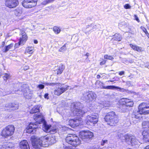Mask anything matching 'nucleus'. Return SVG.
Instances as JSON below:
<instances>
[{
    "mask_svg": "<svg viewBox=\"0 0 149 149\" xmlns=\"http://www.w3.org/2000/svg\"><path fill=\"white\" fill-rule=\"evenodd\" d=\"M31 140L33 147L36 149H40L41 147H47L49 145L48 137L47 136H43L40 138L32 136Z\"/></svg>",
    "mask_w": 149,
    "mask_h": 149,
    "instance_id": "f257e3e1",
    "label": "nucleus"
},
{
    "mask_svg": "<svg viewBox=\"0 0 149 149\" xmlns=\"http://www.w3.org/2000/svg\"><path fill=\"white\" fill-rule=\"evenodd\" d=\"M33 118L36 122V123H31L26 129V132L29 133H34L36 131V129L38 128V124H40L42 121V116L38 113L34 115Z\"/></svg>",
    "mask_w": 149,
    "mask_h": 149,
    "instance_id": "f03ea898",
    "label": "nucleus"
},
{
    "mask_svg": "<svg viewBox=\"0 0 149 149\" xmlns=\"http://www.w3.org/2000/svg\"><path fill=\"white\" fill-rule=\"evenodd\" d=\"M149 113V106L145 103L140 104L139 107V110L135 111L132 115V118H139L142 114H146Z\"/></svg>",
    "mask_w": 149,
    "mask_h": 149,
    "instance_id": "7ed1b4c3",
    "label": "nucleus"
},
{
    "mask_svg": "<svg viewBox=\"0 0 149 149\" xmlns=\"http://www.w3.org/2000/svg\"><path fill=\"white\" fill-rule=\"evenodd\" d=\"M45 84L52 86L56 85L57 88L54 91V94L58 96L60 95L67 91L69 87V86L64 85V84H61L59 83H47Z\"/></svg>",
    "mask_w": 149,
    "mask_h": 149,
    "instance_id": "20e7f679",
    "label": "nucleus"
},
{
    "mask_svg": "<svg viewBox=\"0 0 149 149\" xmlns=\"http://www.w3.org/2000/svg\"><path fill=\"white\" fill-rule=\"evenodd\" d=\"M20 91L21 92L19 94H22L23 93L24 97L27 99L31 98L33 95V91L29 89V87L26 84L22 85L19 89L17 91L18 93Z\"/></svg>",
    "mask_w": 149,
    "mask_h": 149,
    "instance_id": "39448f33",
    "label": "nucleus"
},
{
    "mask_svg": "<svg viewBox=\"0 0 149 149\" xmlns=\"http://www.w3.org/2000/svg\"><path fill=\"white\" fill-rule=\"evenodd\" d=\"M104 119L108 123V124L111 125L116 123L118 121V116L113 111H111L108 113L105 116Z\"/></svg>",
    "mask_w": 149,
    "mask_h": 149,
    "instance_id": "423d86ee",
    "label": "nucleus"
},
{
    "mask_svg": "<svg viewBox=\"0 0 149 149\" xmlns=\"http://www.w3.org/2000/svg\"><path fill=\"white\" fill-rule=\"evenodd\" d=\"M67 143L74 146L79 145L81 141L75 135L68 134L65 139Z\"/></svg>",
    "mask_w": 149,
    "mask_h": 149,
    "instance_id": "0eeeda50",
    "label": "nucleus"
},
{
    "mask_svg": "<svg viewBox=\"0 0 149 149\" xmlns=\"http://www.w3.org/2000/svg\"><path fill=\"white\" fill-rule=\"evenodd\" d=\"M15 129L14 126L13 125H8L2 130L1 134L2 136L7 138L13 134Z\"/></svg>",
    "mask_w": 149,
    "mask_h": 149,
    "instance_id": "6e6552de",
    "label": "nucleus"
},
{
    "mask_svg": "<svg viewBox=\"0 0 149 149\" xmlns=\"http://www.w3.org/2000/svg\"><path fill=\"white\" fill-rule=\"evenodd\" d=\"M80 104V103L79 102L77 103L76 104L73 103L72 104L71 107L72 108V107H73V113L74 115L82 116L86 112V111H85L82 109L79 108L78 106Z\"/></svg>",
    "mask_w": 149,
    "mask_h": 149,
    "instance_id": "1a4fd4ad",
    "label": "nucleus"
},
{
    "mask_svg": "<svg viewBox=\"0 0 149 149\" xmlns=\"http://www.w3.org/2000/svg\"><path fill=\"white\" fill-rule=\"evenodd\" d=\"M123 139L128 144L133 145L138 144L139 143L135 137L131 134L125 135L123 137Z\"/></svg>",
    "mask_w": 149,
    "mask_h": 149,
    "instance_id": "9d476101",
    "label": "nucleus"
},
{
    "mask_svg": "<svg viewBox=\"0 0 149 149\" xmlns=\"http://www.w3.org/2000/svg\"><path fill=\"white\" fill-rule=\"evenodd\" d=\"M80 137L84 141L88 142L93 136V134L90 131H81L80 132Z\"/></svg>",
    "mask_w": 149,
    "mask_h": 149,
    "instance_id": "9b49d317",
    "label": "nucleus"
},
{
    "mask_svg": "<svg viewBox=\"0 0 149 149\" xmlns=\"http://www.w3.org/2000/svg\"><path fill=\"white\" fill-rule=\"evenodd\" d=\"M98 116L97 114L94 113L91 116L88 115L86 117V123L90 125V123L96 124L98 121Z\"/></svg>",
    "mask_w": 149,
    "mask_h": 149,
    "instance_id": "f8f14e48",
    "label": "nucleus"
},
{
    "mask_svg": "<svg viewBox=\"0 0 149 149\" xmlns=\"http://www.w3.org/2000/svg\"><path fill=\"white\" fill-rule=\"evenodd\" d=\"M83 97L86 102H89L93 101L96 97V95L94 93L90 91L84 93Z\"/></svg>",
    "mask_w": 149,
    "mask_h": 149,
    "instance_id": "ddd939ff",
    "label": "nucleus"
},
{
    "mask_svg": "<svg viewBox=\"0 0 149 149\" xmlns=\"http://www.w3.org/2000/svg\"><path fill=\"white\" fill-rule=\"evenodd\" d=\"M82 121L81 119H79L77 118H74V119H72L69 120V125L72 127H75L78 126L82 123Z\"/></svg>",
    "mask_w": 149,
    "mask_h": 149,
    "instance_id": "4468645a",
    "label": "nucleus"
},
{
    "mask_svg": "<svg viewBox=\"0 0 149 149\" xmlns=\"http://www.w3.org/2000/svg\"><path fill=\"white\" fill-rule=\"evenodd\" d=\"M18 0H6V6L10 8H13L18 4Z\"/></svg>",
    "mask_w": 149,
    "mask_h": 149,
    "instance_id": "2eb2a0df",
    "label": "nucleus"
},
{
    "mask_svg": "<svg viewBox=\"0 0 149 149\" xmlns=\"http://www.w3.org/2000/svg\"><path fill=\"white\" fill-rule=\"evenodd\" d=\"M20 35L21 36L20 40L19 42V45L21 44L23 45L27 39V36L25 32L24 31L21 32Z\"/></svg>",
    "mask_w": 149,
    "mask_h": 149,
    "instance_id": "dca6fc26",
    "label": "nucleus"
},
{
    "mask_svg": "<svg viewBox=\"0 0 149 149\" xmlns=\"http://www.w3.org/2000/svg\"><path fill=\"white\" fill-rule=\"evenodd\" d=\"M19 145L20 149H30L29 144L26 140L21 141L19 143Z\"/></svg>",
    "mask_w": 149,
    "mask_h": 149,
    "instance_id": "f3484780",
    "label": "nucleus"
},
{
    "mask_svg": "<svg viewBox=\"0 0 149 149\" xmlns=\"http://www.w3.org/2000/svg\"><path fill=\"white\" fill-rule=\"evenodd\" d=\"M14 144L12 143L8 142L5 143L0 146L1 149H13Z\"/></svg>",
    "mask_w": 149,
    "mask_h": 149,
    "instance_id": "a211bd4d",
    "label": "nucleus"
},
{
    "mask_svg": "<svg viewBox=\"0 0 149 149\" xmlns=\"http://www.w3.org/2000/svg\"><path fill=\"white\" fill-rule=\"evenodd\" d=\"M130 45L131 48L134 50L138 52H141L144 51V49L141 47L138 46L136 45H133L130 44Z\"/></svg>",
    "mask_w": 149,
    "mask_h": 149,
    "instance_id": "6ab92c4d",
    "label": "nucleus"
},
{
    "mask_svg": "<svg viewBox=\"0 0 149 149\" xmlns=\"http://www.w3.org/2000/svg\"><path fill=\"white\" fill-rule=\"evenodd\" d=\"M142 134L143 136V140L145 142H149V133L144 130Z\"/></svg>",
    "mask_w": 149,
    "mask_h": 149,
    "instance_id": "aec40b11",
    "label": "nucleus"
},
{
    "mask_svg": "<svg viewBox=\"0 0 149 149\" xmlns=\"http://www.w3.org/2000/svg\"><path fill=\"white\" fill-rule=\"evenodd\" d=\"M102 88L104 89H118L119 91H121L123 90V88H122L119 87H117L113 86H102Z\"/></svg>",
    "mask_w": 149,
    "mask_h": 149,
    "instance_id": "412c9836",
    "label": "nucleus"
},
{
    "mask_svg": "<svg viewBox=\"0 0 149 149\" xmlns=\"http://www.w3.org/2000/svg\"><path fill=\"white\" fill-rule=\"evenodd\" d=\"M122 38L121 35L119 34H115L114 36H113L112 39L114 40L120 41L122 40Z\"/></svg>",
    "mask_w": 149,
    "mask_h": 149,
    "instance_id": "4be33fe9",
    "label": "nucleus"
},
{
    "mask_svg": "<svg viewBox=\"0 0 149 149\" xmlns=\"http://www.w3.org/2000/svg\"><path fill=\"white\" fill-rule=\"evenodd\" d=\"M40 107L36 106L34 107L30 111L31 113H34L39 112Z\"/></svg>",
    "mask_w": 149,
    "mask_h": 149,
    "instance_id": "5701e85b",
    "label": "nucleus"
},
{
    "mask_svg": "<svg viewBox=\"0 0 149 149\" xmlns=\"http://www.w3.org/2000/svg\"><path fill=\"white\" fill-rule=\"evenodd\" d=\"M22 5L23 7L26 8H31L28 0H24L23 1L22 3Z\"/></svg>",
    "mask_w": 149,
    "mask_h": 149,
    "instance_id": "b1692460",
    "label": "nucleus"
},
{
    "mask_svg": "<svg viewBox=\"0 0 149 149\" xmlns=\"http://www.w3.org/2000/svg\"><path fill=\"white\" fill-rule=\"evenodd\" d=\"M51 126V125H48L44 124L43 127V130L45 132H49L50 131Z\"/></svg>",
    "mask_w": 149,
    "mask_h": 149,
    "instance_id": "393cba45",
    "label": "nucleus"
},
{
    "mask_svg": "<svg viewBox=\"0 0 149 149\" xmlns=\"http://www.w3.org/2000/svg\"><path fill=\"white\" fill-rule=\"evenodd\" d=\"M34 48L32 47H27L25 50V53H26L29 54H32L34 52Z\"/></svg>",
    "mask_w": 149,
    "mask_h": 149,
    "instance_id": "a878e982",
    "label": "nucleus"
},
{
    "mask_svg": "<svg viewBox=\"0 0 149 149\" xmlns=\"http://www.w3.org/2000/svg\"><path fill=\"white\" fill-rule=\"evenodd\" d=\"M28 1L32 8L36 5L38 0H28Z\"/></svg>",
    "mask_w": 149,
    "mask_h": 149,
    "instance_id": "bb28decb",
    "label": "nucleus"
},
{
    "mask_svg": "<svg viewBox=\"0 0 149 149\" xmlns=\"http://www.w3.org/2000/svg\"><path fill=\"white\" fill-rule=\"evenodd\" d=\"M48 139L50 144H54L56 142V140L55 137L54 136L48 137Z\"/></svg>",
    "mask_w": 149,
    "mask_h": 149,
    "instance_id": "cd10ccee",
    "label": "nucleus"
},
{
    "mask_svg": "<svg viewBox=\"0 0 149 149\" xmlns=\"http://www.w3.org/2000/svg\"><path fill=\"white\" fill-rule=\"evenodd\" d=\"M64 69V66L62 64L61 65L59 66L58 69L57 70V74H61Z\"/></svg>",
    "mask_w": 149,
    "mask_h": 149,
    "instance_id": "c85d7f7f",
    "label": "nucleus"
},
{
    "mask_svg": "<svg viewBox=\"0 0 149 149\" xmlns=\"http://www.w3.org/2000/svg\"><path fill=\"white\" fill-rule=\"evenodd\" d=\"M13 46V43H11L9 45L5 46L3 49V52H7L10 49H12Z\"/></svg>",
    "mask_w": 149,
    "mask_h": 149,
    "instance_id": "c756f323",
    "label": "nucleus"
},
{
    "mask_svg": "<svg viewBox=\"0 0 149 149\" xmlns=\"http://www.w3.org/2000/svg\"><path fill=\"white\" fill-rule=\"evenodd\" d=\"M142 126L143 128L147 130L149 127V121H144L142 123Z\"/></svg>",
    "mask_w": 149,
    "mask_h": 149,
    "instance_id": "7c9ffc66",
    "label": "nucleus"
},
{
    "mask_svg": "<svg viewBox=\"0 0 149 149\" xmlns=\"http://www.w3.org/2000/svg\"><path fill=\"white\" fill-rule=\"evenodd\" d=\"M11 110H16L18 108V104L14 103H11Z\"/></svg>",
    "mask_w": 149,
    "mask_h": 149,
    "instance_id": "2f4dec72",
    "label": "nucleus"
},
{
    "mask_svg": "<svg viewBox=\"0 0 149 149\" xmlns=\"http://www.w3.org/2000/svg\"><path fill=\"white\" fill-rule=\"evenodd\" d=\"M15 13L16 16H20L22 13V11L20 9H17L15 10Z\"/></svg>",
    "mask_w": 149,
    "mask_h": 149,
    "instance_id": "473e14b6",
    "label": "nucleus"
},
{
    "mask_svg": "<svg viewBox=\"0 0 149 149\" xmlns=\"http://www.w3.org/2000/svg\"><path fill=\"white\" fill-rule=\"evenodd\" d=\"M123 105L120 107V109L123 112H126L128 109V107L126 106V105L123 104Z\"/></svg>",
    "mask_w": 149,
    "mask_h": 149,
    "instance_id": "72a5a7b5",
    "label": "nucleus"
},
{
    "mask_svg": "<svg viewBox=\"0 0 149 149\" xmlns=\"http://www.w3.org/2000/svg\"><path fill=\"white\" fill-rule=\"evenodd\" d=\"M53 30L55 33L56 34H58L60 33L61 30L58 27L56 26H54L53 28Z\"/></svg>",
    "mask_w": 149,
    "mask_h": 149,
    "instance_id": "f704fd0d",
    "label": "nucleus"
},
{
    "mask_svg": "<svg viewBox=\"0 0 149 149\" xmlns=\"http://www.w3.org/2000/svg\"><path fill=\"white\" fill-rule=\"evenodd\" d=\"M11 103H7L4 106V108L6 110H11Z\"/></svg>",
    "mask_w": 149,
    "mask_h": 149,
    "instance_id": "c9c22d12",
    "label": "nucleus"
},
{
    "mask_svg": "<svg viewBox=\"0 0 149 149\" xmlns=\"http://www.w3.org/2000/svg\"><path fill=\"white\" fill-rule=\"evenodd\" d=\"M4 75L3 76V78L4 80L6 81L7 80L10 79L11 77L10 74L8 73H5Z\"/></svg>",
    "mask_w": 149,
    "mask_h": 149,
    "instance_id": "e433bc0d",
    "label": "nucleus"
},
{
    "mask_svg": "<svg viewBox=\"0 0 149 149\" xmlns=\"http://www.w3.org/2000/svg\"><path fill=\"white\" fill-rule=\"evenodd\" d=\"M104 59L113 60L114 59L113 57L111 56L108 55H105L104 56Z\"/></svg>",
    "mask_w": 149,
    "mask_h": 149,
    "instance_id": "4c0bfd02",
    "label": "nucleus"
},
{
    "mask_svg": "<svg viewBox=\"0 0 149 149\" xmlns=\"http://www.w3.org/2000/svg\"><path fill=\"white\" fill-rule=\"evenodd\" d=\"M65 45L66 44H65L61 48H60L59 50V51L60 52H62L65 51L66 50Z\"/></svg>",
    "mask_w": 149,
    "mask_h": 149,
    "instance_id": "58836bf2",
    "label": "nucleus"
},
{
    "mask_svg": "<svg viewBox=\"0 0 149 149\" xmlns=\"http://www.w3.org/2000/svg\"><path fill=\"white\" fill-rule=\"evenodd\" d=\"M122 100L124 102L123 104H127L131 100L127 99H122Z\"/></svg>",
    "mask_w": 149,
    "mask_h": 149,
    "instance_id": "ea45409f",
    "label": "nucleus"
},
{
    "mask_svg": "<svg viewBox=\"0 0 149 149\" xmlns=\"http://www.w3.org/2000/svg\"><path fill=\"white\" fill-rule=\"evenodd\" d=\"M134 103L133 102L131 101V100L127 104H126V106L128 107H131L133 106Z\"/></svg>",
    "mask_w": 149,
    "mask_h": 149,
    "instance_id": "a19ab883",
    "label": "nucleus"
},
{
    "mask_svg": "<svg viewBox=\"0 0 149 149\" xmlns=\"http://www.w3.org/2000/svg\"><path fill=\"white\" fill-rule=\"evenodd\" d=\"M49 1L47 0H45L43 1L41 3V4L44 5H46L47 4L49 3Z\"/></svg>",
    "mask_w": 149,
    "mask_h": 149,
    "instance_id": "79ce46f5",
    "label": "nucleus"
},
{
    "mask_svg": "<svg viewBox=\"0 0 149 149\" xmlns=\"http://www.w3.org/2000/svg\"><path fill=\"white\" fill-rule=\"evenodd\" d=\"M57 131V130L56 128H53L52 129H50V131L49 132H51V133H55Z\"/></svg>",
    "mask_w": 149,
    "mask_h": 149,
    "instance_id": "37998d69",
    "label": "nucleus"
},
{
    "mask_svg": "<svg viewBox=\"0 0 149 149\" xmlns=\"http://www.w3.org/2000/svg\"><path fill=\"white\" fill-rule=\"evenodd\" d=\"M107 140H102L101 142V145L102 146H104L105 144L107 143Z\"/></svg>",
    "mask_w": 149,
    "mask_h": 149,
    "instance_id": "c03bdc74",
    "label": "nucleus"
},
{
    "mask_svg": "<svg viewBox=\"0 0 149 149\" xmlns=\"http://www.w3.org/2000/svg\"><path fill=\"white\" fill-rule=\"evenodd\" d=\"M131 7V6L128 4H126L124 6V8L126 9H130Z\"/></svg>",
    "mask_w": 149,
    "mask_h": 149,
    "instance_id": "a18cd8bd",
    "label": "nucleus"
},
{
    "mask_svg": "<svg viewBox=\"0 0 149 149\" xmlns=\"http://www.w3.org/2000/svg\"><path fill=\"white\" fill-rule=\"evenodd\" d=\"M44 87V86L43 85L41 84L38 85L37 86V87L40 89H43Z\"/></svg>",
    "mask_w": 149,
    "mask_h": 149,
    "instance_id": "49530a36",
    "label": "nucleus"
},
{
    "mask_svg": "<svg viewBox=\"0 0 149 149\" xmlns=\"http://www.w3.org/2000/svg\"><path fill=\"white\" fill-rule=\"evenodd\" d=\"M142 29L143 30V31L145 33L146 35H147V34H148V31H147L146 29L144 27H143L142 28Z\"/></svg>",
    "mask_w": 149,
    "mask_h": 149,
    "instance_id": "de8ad7c7",
    "label": "nucleus"
},
{
    "mask_svg": "<svg viewBox=\"0 0 149 149\" xmlns=\"http://www.w3.org/2000/svg\"><path fill=\"white\" fill-rule=\"evenodd\" d=\"M106 60H104L100 63V64L101 65H104L106 63Z\"/></svg>",
    "mask_w": 149,
    "mask_h": 149,
    "instance_id": "09e8293b",
    "label": "nucleus"
},
{
    "mask_svg": "<svg viewBox=\"0 0 149 149\" xmlns=\"http://www.w3.org/2000/svg\"><path fill=\"white\" fill-rule=\"evenodd\" d=\"M134 19L136 20L138 22H139V20L137 17V16L136 15H134Z\"/></svg>",
    "mask_w": 149,
    "mask_h": 149,
    "instance_id": "8fccbe9b",
    "label": "nucleus"
},
{
    "mask_svg": "<svg viewBox=\"0 0 149 149\" xmlns=\"http://www.w3.org/2000/svg\"><path fill=\"white\" fill-rule=\"evenodd\" d=\"M124 74H125L124 71H122L120 72H119V74L120 76H121V75Z\"/></svg>",
    "mask_w": 149,
    "mask_h": 149,
    "instance_id": "3c124183",
    "label": "nucleus"
},
{
    "mask_svg": "<svg viewBox=\"0 0 149 149\" xmlns=\"http://www.w3.org/2000/svg\"><path fill=\"white\" fill-rule=\"evenodd\" d=\"M127 24V23L125 22H121L120 24L119 25H125Z\"/></svg>",
    "mask_w": 149,
    "mask_h": 149,
    "instance_id": "603ef678",
    "label": "nucleus"
},
{
    "mask_svg": "<svg viewBox=\"0 0 149 149\" xmlns=\"http://www.w3.org/2000/svg\"><path fill=\"white\" fill-rule=\"evenodd\" d=\"M92 149H101V148H99L98 146H96L93 148Z\"/></svg>",
    "mask_w": 149,
    "mask_h": 149,
    "instance_id": "864d4df0",
    "label": "nucleus"
},
{
    "mask_svg": "<svg viewBox=\"0 0 149 149\" xmlns=\"http://www.w3.org/2000/svg\"><path fill=\"white\" fill-rule=\"evenodd\" d=\"M48 93H46L44 95V97L45 98L48 99Z\"/></svg>",
    "mask_w": 149,
    "mask_h": 149,
    "instance_id": "5fc2aeb1",
    "label": "nucleus"
},
{
    "mask_svg": "<svg viewBox=\"0 0 149 149\" xmlns=\"http://www.w3.org/2000/svg\"><path fill=\"white\" fill-rule=\"evenodd\" d=\"M29 69V67L28 66H26L24 68V70H27Z\"/></svg>",
    "mask_w": 149,
    "mask_h": 149,
    "instance_id": "6e6d98bb",
    "label": "nucleus"
},
{
    "mask_svg": "<svg viewBox=\"0 0 149 149\" xmlns=\"http://www.w3.org/2000/svg\"><path fill=\"white\" fill-rule=\"evenodd\" d=\"M126 84L127 85L130 86L131 85V82L129 81H128L126 82Z\"/></svg>",
    "mask_w": 149,
    "mask_h": 149,
    "instance_id": "4d7b16f0",
    "label": "nucleus"
},
{
    "mask_svg": "<svg viewBox=\"0 0 149 149\" xmlns=\"http://www.w3.org/2000/svg\"><path fill=\"white\" fill-rule=\"evenodd\" d=\"M18 43H19V44H17L16 43L15 44V47L16 48H17L18 45H19V42Z\"/></svg>",
    "mask_w": 149,
    "mask_h": 149,
    "instance_id": "13d9d810",
    "label": "nucleus"
},
{
    "mask_svg": "<svg viewBox=\"0 0 149 149\" xmlns=\"http://www.w3.org/2000/svg\"><path fill=\"white\" fill-rule=\"evenodd\" d=\"M89 54L88 53H87L85 55V56H87V58H88V57L89 56Z\"/></svg>",
    "mask_w": 149,
    "mask_h": 149,
    "instance_id": "bf43d9fd",
    "label": "nucleus"
},
{
    "mask_svg": "<svg viewBox=\"0 0 149 149\" xmlns=\"http://www.w3.org/2000/svg\"><path fill=\"white\" fill-rule=\"evenodd\" d=\"M144 149H149V145L146 146Z\"/></svg>",
    "mask_w": 149,
    "mask_h": 149,
    "instance_id": "052dcab7",
    "label": "nucleus"
},
{
    "mask_svg": "<svg viewBox=\"0 0 149 149\" xmlns=\"http://www.w3.org/2000/svg\"><path fill=\"white\" fill-rule=\"evenodd\" d=\"M34 42L35 44H37L38 43V41L37 40H34Z\"/></svg>",
    "mask_w": 149,
    "mask_h": 149,
    "instance_id": "680f3d73",
    "label": "nucleus"
},
{
    "mask_svg": "<svg viewBox=\"0 0 149 149\" xmlns=\"http://www.w3.org/2000/svg\"><path fill=\"white\" fill-rule=\"evenodd\" d=\"M100 76L99 75H98L97 76V79H99L100 78Z\"/></svg>",
    "mask_w": 149,
    "mask_h": 149,
    "instance_id": "e2e57ef3",
    "label": "nucleus"
},
{
    "mask_svg": "<svg viewBox=\"0 0 149 149\" xmlns=\"http://www.w3.org/2000/svg\"><path fill=\"white\" fill-rule=\"evenodd\" d=\"M146 132L149 133V128L146 130H145Z\"/></svg>",
    "mask_w": 149,
    "mask_h": 149,
    "instance_id": "0e129e2a",
    "label": "nucleus"
},
{
    "mask_svg": "<svg viewBox=\"0 0 149 149\" xmlns=\"http://www.w3.org/2000/svg\"><path fill=\"white\" fill-rule=\"evenodd\" d=\"M96 26L95 25L94 26L93 28V29H96Z\"/></svg>",
    "mask_w": 149,
    "mask_h": 149,
    "instance_id": "69168bd1",
    "label": "nucleus"
},
{
    "mask_svg": "<svg viewBox=\"0 0 149 149\" xmlns=\"http://www.w3.org/2000/svg\"><path fill=\"white\" fill-rule=\"evenodd\" d=\"M148 37L149 38V34L148 33V34H147V35Z\"/></svg>",
    "mask_w": 149,
    "mask_h": 149,
    "instance_id": "338daca9",
    "label": "nucleus"
},
{
    "mask_svg": "<svg viewBox=\"0 0 149 149\" xmlns=\"http://www.w3.org/2000/svg\"><path fill=\"white\" fill-rule=\"evenodd\" d=\"M105 149H112L111 148H106Z\"/></svg>",
    "mask_w": 149,
    "mask_h": 149,
    "instance_id": "774afa93",
    "label": "nucleus"
}]
</instances>
